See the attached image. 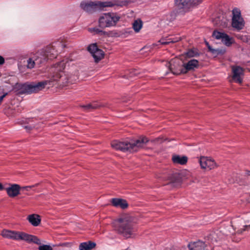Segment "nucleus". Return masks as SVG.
<instances>
[{
	"instance_id": "f257e3e1",
	"label": "nucleus",
	"mask_w": 250,
	"mask_h": 250,
	"mask_svg": "<svg viewBox=\"0 0 250 250\" xmlns=\"http://www.w3.org/2000/svg\"><path fill=\"white\" fill-rule=\"evenodd\" d=\"M65 63H53L51 68L52 76L50 80H45L37 83H26L21 84L17 83V87L19 88L20 92L22 94H31L36 93L45 87L47 85L53 84L54 82H60V83L65 85L68 83H72L73 79L66 75L63 70Z\"/></svg>"
},
{
	"instance_id": "f03ea898",
	"label": "nucleus",
	"mask_w": 250,
	"mask_h": 250,
	"mask_svg": "<svg viewBox=\"0 0 250 250\" xmlns=\"http://www.w3.org/2000/svg\"><path fill=\"white\" fill-rule=\"evenodd\" d=\"M66 47V45L61 41H57L44 49L39 50L31 58L27 60V62H44L53 61L57 58L58 54Z\"/></svg>"
},
{
	"instance_id": "7ed1b4c3",
	"label": "nucleus",
	"mask_w": 250,
	"mask_h": 250,
	"mask_svg": "<svg viewBox=\"0 0 250 250\" xmlns=\"http://www.w3.org/2000/svg\"><path fill=\"white\" fill-rule=\"evenodd\" d=\"M128 4V1L126 0H112L107 1L96 0L87 2L82 1L80 4V7L86 12L92 14L98 11L104 10L106 7H112L114 6L123 7Z\"/></svg>"
},
{
	"instance_id": "20e7f679",
	"label": "nucleus",
	"mask_w": 250,
	"mask_h": 250,
	"mask_svg": "<svg viewBox=\"0 0 250 250\" xmlns=\"http://www.w3.org/2000/svg\"><path fill=\"white\" fill-rule=\"evenodd\" d=\"M115 230L123 237H132L136 231L135 222L130 216L126 215L115 220L113 223Z\"/></svg>"
},
{
	"instance_id": "39448f33",
	"label": "nucleus",
	"mask_w": 250,
	"mask_h": 250,
	"mask_svg": "<svg viewBox=\"0 0 250 250\" xmlns=\"http://www.w3.org/2000/svg\"><path fill=\"white\" fill-rule=\"evenodd\" d=\"M148 142V139L145 136H141L133 142L128 141H113L111 145L113 148L123 152L129 151L133 152L137 151L140 148L143 147Z\"/></svg>"
},
{
	"instance_id": "423d86ee",
	"label": "nucleus",
	"mask_w": 250,
	"mask_h": 250,
	"mask_svg": "<svg viewBox=\"0 0 250 250\" xmlns=\"http://www.w3.org/2000/svg\"><path fill=\"white\" fill-rule=\"evenodd\" d=\"M1 234L5 238L17 241L22 240L29 243H33L40 246L41 245V240L36 236L24 232L3 229L1 231Z\"/></svg>"
},
{
	"instance_id": "0eeeda50",
	"label": "nucleus",
	"mask_w": 250,
	"mask_h": 250,
	"mask_svg": "<svg viewBox=\"0 0 250 250\" xmlns=\"http://www.w3.org/2000/svg\"><path fill=\"white\" fill-rule=\"evenodd\" d=\"M120 19L121 16L116 12L104 13L98 19L99 27L104 29L115 26Z\"/></svg>"
},
{
	"instance_id": "6e6552de",
	"label": "nucleus",
	"mask_w": 250,
	"mask_h": 250,
	"mask_svg": "<svg viewBox=\"0 0 250 250\" xmlns=\"http://www.w3.org/2000/svg\"><path fill=\"white\" fill-rule=\"evenodd\" d=\"M168 67L171 72L175 75H179L182 73H186L188 71L193 70L199 66V63H168Z\"/></svg>"
},
{
	"instance_id": "1a4fd4ad",
	"label": "nucleus",
	"mask_w": 250,
	"mask_h": 250,
	"mask_svg": "<svg viewBox=\"0 0 250 250\" xmlns=\"http://www.w3.org/2000/svg\"><path fill=\"white\" fill-rule=\"evenodd\" d=\"M203 0H175V4L177 8L184 11L202 3Z\"/></svg>"
},
{
	"instance_id": "9d476101",
	"label": "nucleus",
	"mask_w": 250,
	"mask_h": 250,
	"mask_svg": "<svg viewBox=\"0 0 250 250\" xmlns=\"http://www.w3.org/2000/svg\"><path fill=\"white\" fill-rule=\"evenodd\" d=\"M233 17L232 18V26L237 29H242L244 26L243 19L241 17V12L237 8L232 10Z\"/></svg>"
},
{
	"instance_id": "9b49d317",
	"label": "nucleus",
	"mask_w": 250,
	"mask_h": 250,
	"mask_svg": "<svg viewBox=\"0 0 250 250\" xmlns=\"http://www.w3.org/2000/svg\"><path fill=\"white\" fill-rule=\"evenodd\" d=\"M87 50L91 54L96 62L100 61L104 56V52L102 49L98 48L97 43L89 44L87 48Z\"/></svg>"
},
{
	"instance_id": "f8f14e48",
	"label": "nucleus",
	"mask_w": 250,
	"mask_h": 250,
	"mask_svg": "<svg viewBox=\"0 0 250 250\" xmlns=\"http://www.w3.org/2000/svg\"><path fill=\"white\" fill-rule=\"evenodd\" d=\"M212 36L216 40H221L222 42L227 46H230L233 42L232 38L230 37L225 33L221 32L216 30L213 32Z\"/></svg>"
},
{
	"instance_id": "ddd939ff",
	"label": "nucleus",
	"mask_w": 250,
	"mask_h": 250,
	"mask_svg": "<svg viewBox=\"0 0 250 250\" xmlns=\"http://www.w3.org/2000/svg\"><path fill=\"white\" fill-rule=\"evenodd\" d=\"M231 69L233 80L236 83H241L244 75V69L241 67L237 65L232 66Z\"/></svg>"
},
{
	"instance_id": "4468645a",
	"label": "nucleus",
	"mask_w": 250,
	"mask_h": 250,
	"mask_svg": "<svg viewBox=\"0 0 250 250\" xmlns=\"http://www.w3.org/2000/svg\"><path fill=\"white\" fill-rule=\"evenodd\" d=\"M199 163L202 168L211 170L217 167L215 162L210 157H201L199 159Z\"/></svg>"
},
{
	"instance_id": "2eb2a0df",
	"label": "nucleus",
	"mask_w": 250,
	"mask_h": 250,
	"mask_svg": "<svg viewBox=\"0 0 250 250\" xmlns=\"http://www.w3.org/2000/svg\"><path fill=\"white\" fill-rule=\"evenodd\" d=\"M91 32H94V34L103 37H118L119 34L116 31H110L106 32L101 30L97 27H94L89 29Z\"/></svg>"
},
{
	"instance_id": "dca6fc26",
	"label": "nucleus",
	"mask_w": 250,
	"mask_h": 250,
	"mask_svg": "<svg viewBox=\"0 0 250 250\" xmlns=\"http://www.w3.org/2000/svg\"><path fill=\"white\" fill-rule=\"evenodd\" d=\"M20 189V185L14 184L10 185L9 187L5 188V190L8 195L10 197L13 198L19 194Z\"/></svg>"
},
{
	"instance_id": "f3484780",
	"label": "nucleus",
	"mask_w": 250,
	"mask_h": 250,
	"mask_svg": "<svg viewBox=\"0 0 250 250\" xmlns=\"http://www.w3.org/2000/svg\"><path fill=\"white\" fill-rule=\"evenodd\" d=\"M189 250H208L205 243L201 241H198L188 244Z\"/></svg>"
},
{
	"instance_id": "a211bd4d",
	"label": "nucleus",
	"mask_w": 250,
	"mask_h": 250,
	"mask_svg": "<svg viewBox=\"0 0 250 250\" xmlns=\"http://www.w3.org/2000/svg\"><path fill=\"white\" fill-rule=\"evenodd\" d=\"M111 203L115 207H119L122 209H125L128 207L127 202L124 199L120 198L112 199Z\"/></svg>"
},
{
	"instance_id": "6ab92c4d",
	"label": "nucleus",
	"mask_w": 250,
	"mask_h": 250,
	"mask_svg": "<svg viewBox=\"0 0 250 250\" xmlns=\"http://www.w3.org/2000/svg\"><path fill=\"white\" fill-rule=\"evenodd\" d=\"M27 220L34 227L38 226L41 222L40 215L36 214H32L28 215Z\"/></svg>"
},
{
	"instance_id": "aec40b11",
	"label": "nucleus",
	"mask_w": 250,
	"mask_h": 250,
	"mask_svg": "<svg viewBox=\"0 0 250 250\" xmlns=\"http://www.w3.org/2000/svg\"><path fill=\"white\" fill-rule=\"evenodd\" d=\"M96 245L95 242L89 241L81 243L79 249L80 250H91L95 247Z\"/></svg>"
},
{
	"instance_id": "412c9836",
	"label": "nucleus",
	"mask_w": 250,
	"mask_h": 250,
	"mask_svg": "<svg viewBox=\"0 0 250 250\" xmlns=\"http://www.w3.org/2000/svg\"><path fill=\"white\" fill-rule=\"evenodd\" d=\"M172 160L174 164L185 165L188 161V158L185 156H180L178 155H173Z\"/></svg>"
},
{
	"instance_id": "4be33fe9",
	"label": "nucleus",
	"mask_w": 250,
	"mask_h": 250,
	"mask_svg": "<svg viewBox=\"0 0 250 250\" xmlns=\"http://www.w3.org/2000/svg\"><path fill=\"white\" fill-rule=\"evenodd\" d=\"M86 111H90L94 109H96L100 106V104L96 102H94L82 105L81 106Z\"/></svg>"
},
{
	"instance_id": "5701e85b",
	"label": "nucleus",
	"mask_w": 250,
	"mask_h": 250,
	"mask_svg": "<svg viewBox=\"0 0 250 250\" xmlns=\"http://www.w3.org/2000/svg\"><path fill=\"white\" fill-rule=\"evenodd\" d=\"M181 40L180 37H176L173 38H169L167 39H162L160 42L162 44H168L170 43H175Z\"/></svg>"
},
{
	"instance_id": "b1692460",
	"label": "nucleus",
	"mask_w": 250,
	"mask_h": 250,
	"mask_svg": "<svg viewBox=\"0 0 250 250\" xmlns=\"http://www.w3.org/2000/svg\"><path fill=\"white\" fill-rule=\"evenodd\" d=\"M185 55L187 57L191 58L199 55L198 50L197 48H193L188 50Z\"/></svg>"
},
{
	"instance_id": "393cba45",
	"label": "nucleus",
	"mask_w": 250,
	"mask_h": 250,
	"mask_svg": "<svg viewBox=\"0 0 250 250\" xmlns=\"http://www.w3.org/2000/svg\"><path fill=\"white\" fill-rule=\"evenodd\" d=\"M209 52H210L213 55H214L215 57L217 56L220 55H223L224 54L226 51L224 49H213L211 48L209 50Z\"/></svg>"
},
{
	"instance_id": "a878e982",
	"label": "nucleus",
	"mask_w": 250,
	"mask_h": 250,
	"mask_svg": "<svg viewBox=\"0 0 250 250\" xmlns=\"http://www.w3.org/2000/svg\"><path fill=\"white\" fill-rule=\"evenodd\" d=\"M142 27V21L141 20L135 21L133 24V28L136 32H138Z\"/></svg>"
},
{
	"instance_id": "bb28decb",
	"label": "nucleus",
	"mask_w": 250,
	"mask_h": 250,
	"mask_svg": "<svg viewBox=\"0 0 250 250\" xmlns=\"http://www.w3.org/2000/svg\"><path fill=\"white\" fill-rule=\"evenodd\" d=\"M35 64V63H27V65H24V66H22L21 65H19L18 67L21 72H23L25 71L22 69L23 67L24 69H31L34 67Z\"/></svg>"
},
{
	"instance_id": "cd10ccee",
	"label": "nucleus",
	"mask_w": 250,
	"mask_h": 250,
	"mask_svg": "<svg viewBox=\"0 0 250 250\" xmlns=\"http://www.w3.org/2000/svg\"><path fill=\"white\" fill-rule=\"evenodd\" d=\"M39 250H52L51 246L48 245H41L38 248Z\"/></svg>"
},
{
	"instance_id": "c85d7f7f",
	"label": "nucleus",
	"mask_w": 250,
	"mask_h": 250,
	"mask_svg": "<svg viewBox=\"0 0 250 250\" xmlns=\"http://www.w3.org/2000/svg\"><path fill=\"white\" fill-rule=\"evenodd\" d=\"M7 93H5L4 94H3L2 96H0V104L1 103L2 101L3 100V98L7 95Z\"/></svg>"
},
{
	"instance_id": "c756f323",
	"label": "nucleus",
	"mask_w": 250,
	"mask_h": 250,
	"mask_svg": "<svg viewBox=\"0 0 250 250\" xmlns=\"http://www.w3.org/2000/svg\"><path fill=\"white\" fill-rule=\"evenodd\" d=\"M248 229H250V225L244 226L243 230H248Z\"/></svg>"
},
{
	"instance_id": "7c9ffc66",
	"label": "nucleus",
	"mask_w": 250,
	"mask_h": 250,
	"mask_svg": "<svg viewBox=\"0 0 250 250\" xmlns=\"http://www.w3.org/2000/svg\"><path fill=\"white\" fill-rule=\"evenodd\" d=\"M206 45L208 47V51L212 48V47L209 45V43L207 42H206Z\"/></svg>"
},
{
	"instance_id": "2f4dec72",
	"label": "nucleus",
	"mask_w": 250,
	"mask_h": 250,
	"mask_svg": "<svg viewBox=\"0 0 250 250\" xmlns=\"http://www.w3.org/2000/svg\"><path fill=\"white\" fill-rule=\"evenodd\" d=\"M33 126L31 125H26L24 126V128L26 129L30 130Z\"/></svg>"
},
{
	"instance_id": "473e14b6",
	"label": "nucleus",
	"mask_w": 250,
	"mask_h": 250,
	"mask_svg": "<svg viewBox=\"0 0 250 250\" xmlns=\"http://www.w3.org/2000/svg\"><path fill=\"white\" fill-rule=\"evenodd\" d=\"M188 62L190 63V62H199L197 60L193 59V60L189 61Z\"/></svg>"
},
{
	"instance_id": "72a5a7b5",
	"label": "nucleus",
	"mask_w": 250,
	"mask_h": 250,
	"mask_svg": "<svg viewBox=\"0 0 250 250\" xmlns=\"http://www.w3.org/2000/svg\"><path fill=\"white\" fill-rule=\"evenodd\" d=\"M0 62H4V59L1 56H0Z\"/></svg>"
},
{
	"instance_id": "f704fd0d",
	"label": "nucleus",
	"mask_w": 250,
	"mask_h": 250,
	"mask_svg": "<svg viewBox=\"0 0 250 250\" xmlns=\"http://www.w3.org/2000/svg\"><path fill=\"white\" fill-rule=\"evenodd\" d=\"M4 189V187L1 183H0V190H2Z\"/></svg>"
},
{
	"instance_id": "c9c22d12",
	"label": "nucleus",
	"mask_w": 250,
	"mask_h": 250,
	"mask_svg": "<svg viewBox=\"0 0 250 250\" xmlns=\"http://www.w3.org/2000/svg\"><path fill=\"white\" fill-rule=\"evenodd\" d=\"M165 250H174V248H166Z\"/></svg>"
},
{
	"instance_id": "e433bc0d",
	"label": "nucleus",
	"mask_w": 250,
	"mask_h": 250,
	"mask_svg": "<svg viewBox=\"0 0 250 250\" xmlns=\"http://www.w3.org/2000/svg\"><path fill=\"white\" fill-rule=\"evenodd\" d=\"M246 174L248 176H250V171H247Z\"/></svg>"
},
{
	"instance_id": "4c0bfd02",
	"label": "nucleus",
	"mask_w": 250,
	"mask_h": 250,
	"mask_svg": "<svg viewBox=\"0 0 250 250\" xmlns=\"http://www.w3.org/2000/svg\"><path fill=\"white\" fill-rule=\"evenodd\" d=\"M31 186H26V187H23V188H31Z\"/></svg>"
},
{
	"instance_id": "58836bf2",
	"label": "nucleus",
	"mask_w": 250,
	"mask_h": 250,
	"mask_svg": "<svg viewBox=\"0 0 250 250\" xmlns=\"http://www.w3.org/2000/svg\"><path fill=\"white\" fill-rule=\"evenodd\" d=\"M64 62V60H63L62 61H60V62H59L62 63V62Z\"/></svg>"
},
{
	"instance_id": "ea45409f",
	"label": "nucleus",
	"mask_w": 250,
	"mask_h": 250,
	"mask_svg": "<svg viewBox=\"0 0 250 250\" xmlns=\"http://www.w3.org/2000/svg\"><path fill=\"white\" fill-rule=\"evenodd\" d=\"M69 62V61L67 60V61H65V62L67 63V62Z\"/></svg>"
},
{
	"instance_id": "a19ab883",
	"label": "nucleus",
	"mask_w": 250,
	"mask_h": 250,
	"mask_svg": "<svg viewBox=\"0 0 250 250\" xmlns=\"http://www.w3.org/2000/svg\"><path fill=\"white\" fill-rule=\"evenodd\" d=\"M2 63H0V64H2Z\"/></svg>"
}]
</instances>
